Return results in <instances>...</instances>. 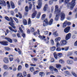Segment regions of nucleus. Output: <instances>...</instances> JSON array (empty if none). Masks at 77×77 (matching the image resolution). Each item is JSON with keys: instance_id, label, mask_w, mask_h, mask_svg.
Returning a JSON list of instances; mask_svg holds the SVG:
<instances>
[{"instance_id": "nucleus-2", "label": "nucleus", "mask_w": 77, "mask_h": 77, "mask_svg": "<svg viewBox=\"0 0 77 77\" xmlns=\"http://www.w3.org/2000/svg\"><path fill=\"white\" fill-rule=\"evenodd\" d=\"M75 1L76 0H72V2L68 3L67 8H70L71 10H72L75 5Z\"/></svg>"}, {"instance_id": "nucleus-31", "label": "nucleus", "mask_w": 77, "mask_h": 77, "mask_svg": "<svg viewBox=\"0 0 77 77\" xmlns=\"http://www.w3.org/2000/svg\"><path fill=\"white\" fill-rule=\"evenodd\" d=\"M7 7L8 9L10 8H11V6L10 5V4H9V1H7Z\"/></svg>"}, {"instance_id": "nucleus-43", "label": "nucleus", "mask_w": 77, "mask_h": 77, "mask_svg": "<svg viewBox=\"0 0 77 77\" xmlns=\"http://www.w3.org/2000/svg\"><path fill=\"white\" fill-rule=\"evenodd\" d=\"M25 10L26 12H29V7L28 6L25 7Z\"/></svg>"}, {"instance_id": "nucleus-17", "label": "nucleus", "mask_w": 77, "mask_h": 77, "mask_svg": "<svg viewBox=\"0 0 77 77\" xmlns=\"http://www.w3.org/2000/svg\"><path fill=\"white\" fill-rule=\"evenodd\" d=\"M8 28L9 29H10V30H11V31H12V32H14L15 33H16V32H17V29H13L12 28V27H11L10 26H9Z\"/></svg>"}, {"instance_id": "nucleus-34", "label": "nucleus", "mask_w": 77, "mask_h": 77, "mask_svg": "<svg viewBox=\"0 0 77 77\" xmlns=\"http://www.w3.org/2000/svg\"><path fill=\"white\" fill-rule=\"evenodd\" d=\"M4 48L5 50H7V51H10V50H11V48H9L8 47H5Z\"/></svg>"}, {"instance_id": "nucleus-47", "label": "nucleus", "mask_w": 77, "mask_h": 77, "mask_svg": "<svg viewBox=\"0 0 77 77\" xmlns=\"http://www.w3.org/2000/svg\"><path fill=\"white\" fill-rule=\"evenodd\" d=\"M53 2V0H50L49 2V5H52Z\"/></svg>"}, {"instance_id": "nucleus-41", "label": "nucleus", "mask_w": 77, "mask_h": 77, "mask_svg": "<svg viewBox=\"0 0 77 77\" xmlns=\"http://www.w3.org/2000/svg\"><path fill=\"white\" fill-rule=\"evenodd\" d=\"M30 70L31 72H33L34 71H35V70L33 68V67H31L30 68Z\"/></svg>"}, {"instance_id": "nucleus-14", "label": "nucleus", "mask_w": 77, "mask_h": 77, "mask_svg": "<svg viewBox=\"0 0 77 77\" xmlns=\"http://www.w3.org/2000/svg\"><path fill=\"white\" fill-rule=\"evenodd\" d=\"M67 25V20H66L62 24V27L65 28Z\"/></svg>"}, {"instance_id": "nucleus-3", "label": "nucleus", "mask_w": 77, "mask_h": 77, "mask_svg": "<svg viewBox=\"0 0 77 77\" xmlns=\"http://www.w3.org/2000/svg\"><path fill=\"white\" fill-rule=\"evenodd\" d=\"M53 19H51L50 20L49 23L48 22L47 19H45L43 22V26L44 27H45L47 26V25H49V26H51L52 24H53Z\"/></svg>"}, {"instance_id": "nucleus-19", "label": "nucleus", "mask_w": 77, "mask_h": 77, "mask_svg": "<svg viewBox=\"0 0 77 77\" xmlns=\"http://www.w3.org/2000/svg\"><path fill=\"white\" fill-rule=\"evenodd\" d=\"M5 39H6L7 41L10 42V43H12V40L9 38H5Z\"/></svg>"}, {"instance_id": "nucleus-24", "label": "nucleus", "mask_w": 77, "mask_h": 77, "mask_svg": "<svg viewBox=\"0 0 77 77\" xmlns=\"http://www.w3.org/2000/svg\"><path fill=\"white\" fill-rule=\"evenodd\" d=\"M62 67V66H61V65L60 64H57L56 65V67L57 68V69H60L61 68V67Z\"/></svg>"}, {"instance_id": "nucleus-20", "label": "nucleus", "mask_w": 77, "mask_h": 77, "mask_svg": "<svg viewBox=\"0 0 77 77\" xmlns=\"http://www.w3.org/2000/svg\"><path fill=\"white\" fill-rule=\"evenodd\" d=\"M14 50L16 51L17 52V51H18V53L19 54H21V51L20 50V49H17V48H14Z\"/></svg>"}, {"instance_id": "nucleus-44", "label": "nucleus", "mask_w": 77, "mask_h": 77, "mask_svg": "<svg viewBox=\"0 0 77 77\" xmlns=\"http://www.w3.org/2000/svg\"><path fill=\"white\" fill-rule=\"evenodd\" d=\"M69 1H70V0H65L64 2V4H67L69 2Z\"/></svg>"}, {"instance_id": "nucleus-45", "label": "nucleus", "mask_w": 77, "mask_h": 77, "mask_svg": "<svg viewBox=\"0 0 77 77\" xmlns=\"http://www.w3.org/2000/svg\"><path fill=\"white\" fill-rule=\"evenodd\" d=\"M40 15H41V12H39L38 13V14L37 16V18L38 19L40 18Z\"/></svg>"}, {"instance_id": "nucleus-51", "label": "nucleus", "mask_w": 77, "mask_h": 77, "mask_svg": "<svg viewBox=\"0 0 77 77\" xmlns=\"http://www.w3.org/2000/svg\"><path fill=\"white\" fill-rule=\"evenodd\" d=\"M71 24V23L70 22H68L67 20V26H70Z\"/></svg>"}, {"instance_id": "nucleus-64", "label": "nucleus", "mask_w": 77, "mask_h": 77, "mask_svg": "<svg viewBox=\"0 0 77 77\" xmlns=\"http://www.w3.org/2000/svg\"><path fill=\"white\" fill-rule=\"evenodd\" d=\"M31 66H36V65L32 63L30 64Z\"/></svg>"}, {"instance_id": "nucleus-18", "label": "nucleus", "mask_w": 77, "mask_h": 77, "mask_svg": "<svg viewBox=\"0 0 77 77\" xmlns=\"http://www.w3.org/2000/svg\"><path fill=\"white\" fill-rule=\"evenodd\" d=\"M47 9H48V5L46 4L43 8L44 11V12H45V11H47Z\"/></svg>"}, {"instance_id": "nucleus-58", "label": "nucleus", "mask_w": 77, "mask_h": 77, "mask_svg": "<svg viewBox=\"0 0 77 77\" xmlns=\"http://www.w3.org/2000/svg\"><path fill=\"white\" fill-rule=\"evenodd\" d=\"M51 42L52 45H54V40H51Z\"/></svg>"}, {"instance_id": "nucleus-6", "label": "nucleus", "mask_w": 77, "mask_h": 77, "mask_svg": "<svg viewBox=\"0 0 77 77\" xmlns=\"http://www.w3.org/2000/svg\"><path fill=\"white\" fill-rule=\"evenodd\" d=\"M32 12H34L32 15V18H34L37 14V11L35 10V5L33 7V9L32 10Z\"/></svg>"}, {"instance_id": "nucleus-12", "label": "nucleus", "mask_w": 77, "mask_h": 77, "mask_svg": "<svg viewBox=\"0 0 77 77\" xmlns=\"http://www.w3.org/2000/svg\"><path fill=\"white\" fill-rule=\"evenodd\" d=\"M0 4L2 6H6V2L4 0L1 1L0 2Z\"/></svg>"}, {"instance_id": "nucleus-49", "label": "nucleus", "mask_w": 77, "mask_h": 77, "mask_svg": "<svg viewBox=\"0 0 77 77\" xmlns=\"http://www.w3.org/2000/svg\"><path fill=\"white\" fill-rule=\"evenodd\" d=\"M60 43L59 42H57L56 44V47H60Z\"/></svg>"}, {"instance_id": "nucleus-8", "label": "nucleus", "mask_w": 77, "mask_h": 77, "mask_svg": "<svg viewBox=\"0 0 77 77\" xmlns=\"http://www.w3.org/2000/svg\"><path fill=\"white\" fill-rule=\"evenodd\" d=\"M71 33H69L66 35L65 39L66 40L68 41L71 38Z\"/></svg>"}, {"instance_id": "nucleus-28", "label": "nucleus", "mask_w": 77, "mask_h": 77, "mask_svg": "<svg viewBox=\"0 0 77 77\" xmlns=\"http://www.w3.org/2000/svg\"><path fill=\"white\" fill-rule=\"evenodd\" d=\"M12 56L11 55H10L9 56V59L11 61V62H12V61H13V57H12L11 56Z\"/></svg>"}, {"instance_id": "nucleus-23", "label": "nucleus", "mask_w": 77, "mask_h": 77, "mask_svg": "<svg viewBox=\"0 0 77 77\" xmlns=\"http://www.w3.org/2000/svg\"><path fill=\"white\" fill-rule=\"evenodd\" d=\"M3 68L5 69H8L9 68L8 65H6L5 64H4L3 65Z\"/></svg>"}, {"instance_id": "nucleus-35", "label": "nucleus", "mask_w": 77, "mask_h": 77, "mask_svg": "<svg viewBox=\"0 0 77 77\" xmlns=\"http://www.w3.org/2000/svg\"><path fill=\"white\" fill-rule=\"evenodd\" d=\"M23 24L25 25H27V22L26 20H24L23 21Z\"/></svg>"}, {"instance_id": "nucleus-11", "label": "nucleus", "mask_w": 77, "mask_h": 77, "mask_svg": "<svg viewBox=\"0 0 77 77\" xmlns=\"http://www.w3.org/2000/svg\"><path fill=\"white\" fill-rule=\"evenodd\" d=\"M20 32L22 33V35L23 38H25L26 37V34L23 32V31L22 30V29L21 27H20L19 29Z\"/></svg>"}, {"instance_id": "nucleus-4", "label": "nucleus", "mask_w": 77, "mask_h": 77, "mask_svg": "<svg viewBox=\"0 0 77 77\" xmlns=\"http://www.w3.org/2000/svg\"><path fill=\"white\" fill-rule=\"evenodd\" d=\"M42 0H38L37 1L38 5L36 6L37 9H39L42 8Z\"/></svg>"}, {"instance_id": "nucleus-22", "label": "nucleus", "mask_w": 77, "mask_h": 77, "mask_svg": "<svg viewBox=\"0 0 77 77\" xmlns=\"http://www.w3.org/2000/svg\"><path fill=\"white\" fill-rule=\"evenodd\" d=\"M10 4L11 6V8L12 9H14L15 8V5L14 2L12 1L10 2Z\"/></svg>"}, {"instance_id": "nucleus-15", "label": "nucleus", "mask_w": 77, "mask_h": 77, "mask_svg": "<svg viewBox=\"0 0 77 77\" xmlns=\"http://www.w3.org/2000/svg\"><path fill=\"white\" fill-rule=\"evenodd\" d=\"M38 37L39 38H40L41 39H42V40H44L45 41H46L47 39H45V38L46 37L45 36L42 35V36L41 35H39L38 36Z\"/></svg>"}, {"instance_id": "nucleus-39", "label": "nucleus", "mask_w": 77, "mask_h": 77, "mask_svg": "<svg viewBox=\"0 0 77 77\" xmlns=\"http://www.w3.org/2000/svg\"><path fill=\"white\" fill-rule=\"evenodd\" d=\"M54 67H53V66H50L49 67V69H50V70H51V71H53L54 70Z\"/></svg>"}, {"instance_id": "nucleus-46", "label": "nucleus", "mask_w": 77, "mask_h": 77, "mask_svg": "<svg viewBox=\"0 0 77 77\" xmlns=\"http://www.w3.org/2000/svg\"><path fill=\"white\" fill-rule=\"evenodd\" d=\"M30 30L31 32H35V29H34V28L32 27L30 28Z\"/></svg>"}, {"instance_id": "nucleus-38", "label": "nucleus", "mask_w": 77, "mask_h": 77, "mask_svg": "<svg viewBox=\"0 0 77 77\" xmlns=\"http://www.w3.org/2000/svg\"><path fill=\"white\" fill-rule=\"evenodd\" d=\"M22 67H21V65H19L18 66V68H17V70L19 71H20V70L21 69Z\"/></svg>"}, {"instance_id": "nucleus-55", "label": "nucleus", "mask_w": 77, "mask_h": 77, "mask_svg": "<svg viewBox=\"0 0 77 77\" xmlns=\"http://www.w3.org/2000/svg\"><path fill=\"white\" fill-rule=\"evenodd\" d=\"M38 72H39V71L38 70L35 71L34 72V75H35V74H38Z\"/></svg>"}, {"instance_id": "nucleus-32", "label": "nucleus", "mask_w": 77, "mask_h": 77, "mask_svg": "<svg viewBox=\"0 0 77 77\" xmlns=\"http://www.w3.org/2000/svg\"><path fill=\"white\" fill-rule=\"evenodd\" d=\"M8 74V72H4L3 73V77H6V76Z\"/></svg>"}, {"instance_id": "nucleus-9", "label": "nucleus", "mask_w": 77, "mask_h": 77, "mask_svg": "<svg viewBox=\"0 0 77 77\" xmlns=\"http://www.w3.org/2000/svg\"><path fill=\"white\" fill-rule=\"evenodd\" d=\"M60 44L61 45H64L67 44V42L65 40H63L61 41Z\"/></svg>"}, {"instance_id": "nucleus-40", "label": "nucleus", "mask_w": 77, "mask_h": 77, "mask_svg": "<svg viewBox=\"0 0 77 77\" xmlns=\"http://www.w3.org/2000/svg\"><path fill=\"white\" fill-rule=\"evenodd\" d=\"M54 57H55L56 59H57V54H56V53H54Z\"/></svg>"}, {"instance_id": "nucleus-13", "label": "nucleus", "mask_w": 77, "mask_h": 77, "mask_svg": "<svg viewBox=\"0 0 77 77\" xmlns=\"http://www.w3.org/2000/svg\"><path fill=\"white\" fill-rule=\"evenodd\" d=\"M8 42L7 41L0 42V44H1L2 45H8Z\"/></svg>"}, {"instance_id": "nucleus-53", "label": "nucleus", "mask_w": 77, "mask_h": 77, "mask_svg": "<svg viewBox=\"0 0 77 77\" xmlns=\"http://www.w3.org/2000/svg\"><path fill=\"white\" fill-rule=\"evenodd\" d=\"M64 73L66 74H67V75H69V72L68 71H64Z\"/></svg>"}, {"instance_id": "nucleus-48", "label": "nucleus", "mask_w": 77, "mask_h": 77, "mask_svg": "<svg viewBox=\"0 0 77 77\" xmlns=\"http://www.w3.org/2000/svg\"><path fill=\"white\" fill-rule=\"evenodd\" d=\"M61 48H57L56 49L57 51H61Z\"/></svg>"}, {"instance_id": "nucleus-57", "label": "nucleus", "mask_w": 77, "mask_h": 77, "mask_svg": "<svg viewBox=\"0 0 77 77\" xmlns=\"http://www.w3.org/2000/svg\"><path fill=\"white\" fill-rule=\"evenodd\" d=\"M54 70L55 72H58V70L56 68H54Z\"/></svg>"}, {"instance_id": "nucleus-10", "label": "nucleus", "mask_w": 77, "mask_h": 77, "mask_svg": "<svg viewBox=\"0 0 77 77\" xmlns=\"http://www.w3.org/2000/svg\"><path fill=\"white\" fill-rule=\"evenodd\" d=\"M70 30V26H68L65 28L64 29V32L66 33H67Z\"/></svg>"}, {"instance_id": "nucleus-26", "label": "nucleus", "mask_w": 77, "mask_h": 77, "mask_svg": "<svg viewBox=\"0 0 77 77\" xmlns=\"http://www.w3.org/2000/svg\"><path fill=\"white\" fill-rule=\"evenodd\" d=\"M67 63L68 64L70 65L73 63V61L71 60H68L67 61Z\"/></svg>"}, {"instance_id": "nucleus-7", "label": "nucleus", "mask_w": 77, "mask_h": 77, "mask_svg": "<svg viewBox=\"0 0 77 77\" xmlns=\"http://www.w3.org/2000/svg\"><path fill=\"white\" fill-rule=\"evenodd\" d=\"M10 19L11 20V22H9V24L10 26L12 27V28L14 29H16V27H15V24L13 23L14 21L13 20H12V17H10Z\"/></svg>"}, {"instance_id": "nucleus-33", "label": "nucleus", "mask_w": 77, "mask_h": 77, "mask_svg": "<svg viewBox=\"0 0 77 77\" xmlns=\"http://www.w3.org/2000/svg\"><path fill=\"white\" fill-rule=\"evenodd\" d=\"M51 51H54L56 50V47L53 46L51 48Z\"/></svg>"}, {"instance_id": "nucleus-1", "label": "nucleus", "mask_w": 77, "mask_h": 77, "mask_svg": "<svg viewBox=\"0 0 77 77\" xmlns=\"http://www.w3.org/2000/svg\"><path fill=\"white\" fill-rule=\"evenodd\" d=\"M56 17L55 19V21H58L59 20V16H60V19L61 21H63L64 20L65 17V14L63 12H61L60 13H56Z\"/></svg>"}, {"instance_id": "nucleus-61", "label": "nucleus", "mask_w": 77, "mask_h": 77, "mask_svg": "<svg viewBox=\"0 0 77 77\" xmlns=\"http://www.w3.org/2000/svg\"><path fill=\"white\" fill-rule=\"evenodd\" d=\"M44 34L45 35H47L48 34V32L46 31L44 32Z\"/></svg>"}, {"instance_id": "nucleus-62", "label": "nucleus", "mask_w": 77, "mask_h": 77, "mask_svg": "<svg viewBox=\"0 0 77 77\" xmlns=\"http://www.w3.org/2000/svg\"><path fill=\"white\" fill-rule=\"evenodd\" d=\"M53 11H54V8L52 6L51 7V12H53Z\"/></svg>"}, {"instance_id": "nucleus-27", "label": "nucleus", "mask_w": 77, "mask_h": 77, "mask_svg": "<svg viewBox=\"0 0 77 77\" xmlns=\"http://www.w3.org/2000/svg\"><path fill=\"white\" fill-rule=\"evenodd\" d=\"M59 62L61 64H63L65 63V61L62 59H61L59 60Z\"/></svg>"}, {"instance_id": "nucleus-25", "label": "nucleus", "mask_w": 77, "mask_h": 77, "mask_svg": "<svg viewBox=\"0 0 77 77\" xmlns=\"http://www.w3.org/2000/svg\"><path fill=\"white\" fill-rule=\"evenodd\" d=\"M23 74L21 72H19L17 74V77H22Z\"/></svg>"}, {"instance_id": "nucleus-5", "label": "nucleus", "mask_w": 77, "mask_h": 77, "mask_svg": "<svg viewBox=\"0 0 77 77\" xmlns=\"http://www.w3.org/2000/svg\"><path fill=\"white\" fill-rule=\"evenodd\" d=\"M58 14V15H59V13H60V9H59V7L58 5H56L55 6V10L54 12V14H56L57 13Z\"/></svg>"}, {"instance_id": "nucleus-42", "label": "nucleus", "mask_w": 77, "mask_h": 77, "mask_svg": "<svg viewBox=\"0 0 77 77\" xmlns=\"http://www.w3.org/2000/svg\"><path fill=\"white\" fill-rule=\"evenodd\" d=\"M45 17H46V15L45 14H43V15L42 16V20H44V18H45Z\"/></svg>"}, {"instance_id": "nucleus-37", "label": "nucleus", "mask_w": 77, "mask_h": 77, "mask_svg": "<svg viewBox=\"0 0 77 77\" xmlns=\"http://www.w3.org/2000/svg\"><path fill=\"white\" fill-rule=\"evenodd\" d=\"M39 75L41 77H42L44 75H45V73L43 72H40L39 73Z\"/></svg>"}, {"instance_id": "nucleus-52", "label": "nucleus", "mask_w": 77, "mask_h": 77, "mask_svg": "<svg viewBox=\"0 0 77 77\" xmlns=\"http://www.w3.org/2000/svg\"><path fill=\"white\" fill-rule=\"evenodd\" d=\"M5 20H7V21H10V19L8 17H5Z\"/></svg>"}, {"instance_id": "nucleus-54", "label": "nucleus", "mask_w": 77, "mask_h": 77, "mask_svg": "<svg viewBox=\"0 0 77 77\" xmlns=\"http://www.w3.org/2000/svg\"><path fill=\"white\" fill-rule=\"evenodd\" d=\"M57 56L59 57H62V53H59L57 54Z\"/></svg>"}, {"instance_id": "nucleus-50", "label": "nucleus", "mask_w": 77, "mask_h": 77, "mask_svg": "<svg viewBox=\"0 0 77 77\" xmlns=\"http://www.w3.org/2000/svg\"><path fill=\"white\" fill-rule=\"evenodd\" d=\"M23 76H24V77H26V76L27 75V73L26 72L24 71L23 72Z\"/></svg>"}, {"instance_id": "nucleus-21", "label": "nucleus", "mask_w": 77, "mask_h": 77, "mask_svg": "<svg viewBox=\"0 0 77 77\" xmlns=\"http://www.w3.org/2000/svg\"><path fill=\"white\" fill-rule=\"evenodd\" d=\"M61 39V38L60 37H57L55 39V42H58L60 41Z\"/></svg>"}, {"instance_id": "nucleus-60", "label": "nucleus", "mask_w": 77, "mask_h": 77, "mask_svg": "<svg viewBox=\"0 0 77 77\" xmlns=\"http://www.w3.org/2000/svg\"><path fill=\"white\" fill-rule=\"evenodd\" d=\"M68 49H69V47H66L65 48V51H68Z\"/></svg>"}, {"instance_id": "nucleus-16", "label": "nucleus", "mask_w": 77, "mask_h": 77, "mask_svg": "<svg viewBox=\"0 0 77 77\" xmlns=\"http://www.w3.org/2000/svg\"><path fill=\"white\" fill-rule=\"evenodd\" d=\"M3 61L5 63H9V59L8 58H5L3 59Z\"/></svg>"}, {"instance_id": "nucleus-63", "label": "nucleus", "mask_w": 77, "mask_h": 77, "mask_svg": "<svg viewBox=\"0 0 77 77\" xmlns=\"http://www.w3.org/2000/svg\"><path fill=\"white\" fill-rule=\"evenodd\" d=\"M15 61L16 62H17L18 63H19V62H20V60H19V59L18 58L16 59L15 60Z\"/></svg>"}, {"instance_id": "nucleus-59", "label": "nucleus", "mask_w": 77, "mask_h": 77, "mask_svg": "<svg viewBox=\"0 0 77 77\" xmlns=\"http://www.w3.org/2000/svg\"><path fill=\"white\" fill-rule=\"evenodd\" d=\"M18 14L19 15V18L21 19L22 18V16L21 15V13H18Z\"/></svg>"}, {"instance_id": "nucleus-30", "label": "nucleus", "mask_w": 77, "mask_h": 77, "mask_svg": "<svg viewBox=\"0 0 77 77\" xmlns=\"http://www.w3.org/2000/svg\"><path fill=\"white\" fill-rule=\"evenodd\" d=\"M31 23H32L31 20L29 18L28 21V24L29 25V26H31Z\"/></svg>"}, {"instance_id": "nucleus-29", "label": "nucleus", "mask_w": 77, "mask_h": 77, "mask_svg": "<svg viewBox=\"0 0 77 77\" xmlns=\"http://www.w3.org/2000/svg\"><path fill=\"white\" fill-rule=\"evenodd\" d=\"M71 73L72 75H73V76H74V77H77V74H76L74 72L72 71Z\"/></svg>"}, {"instance_id": "nucleus-36", "label": "nucleus", "mask_w": 77, "mask_h": 77, "mask_svg": "<svg viewBox=\"0 0 77 77\" xmlns=\"http://www.w3.org/2000/svg\"><path fill=\"white\" fill-rule=\"evenodd\" d=\"M29 9H31L32 8V4H31V2H29Z\"/></svg>"}, {"instance_id": "nucleus-56", "label": "nucleus", "mask_w": 77, "mask_h": 77, "mask_svg": "<svg viewBox=\"0 0 77 77\" xmlns=\"http://www.w3.org/2000/svg\"><path fill=\"white\" fill-rule=\"evenodd\" d=\"M14 20L15 21L16 23H18V19L17 18L15 17H14Z\"/></svg>"}]
</instances>
